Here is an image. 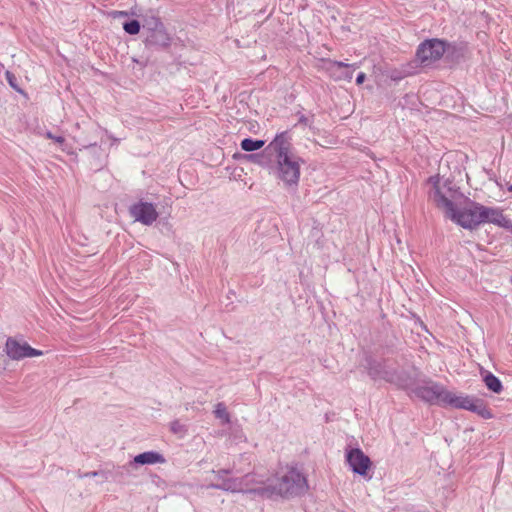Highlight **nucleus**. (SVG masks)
<instances>
[{
	"label": "nucleus",
	"instance_id": "obj_28",
	"mask_svg": "<svg viewBox=\"0 0 512 512\" xmlns=\"http://www.w3.org/2000/svg\"><path fill=\"white\" fill-rule=\"evenodd\" d=\"M111 14L113 17H125L128 15V13L125 11H113Z\"/></svg>",
	"mask_w": 512,
	"mask_h": 512
},
{
	"label": "nucleus",
	"instance_id": "obj_8",
	"mask_svg": "<svg viewBox=\"0 0 512 512\" xmlns=\"http://www.w3.org/2000/svg\"><path fill=\"white\" fill-rule=\"evenodd\" d=\"M5 352L10 359L16 361L43 355L41 350L34 349L27 342H20L13 337L7 338Z\"/></svg>",
	"mask_w": 512,
	"mask_h": 512
},
{
	"label": "nucleus",
	"instance_id": "obj_11",
	"mask_svg": "<svg viewBox=\"0 0 512 512\" xmlns=\"http://www.w3.org/2000/svg\"><path fill=\"white\" fill-rule=\"evenodd\" d=\"M171 36L167 32L165 26L146 34L144 43L147 47H155L165 49L171 44Z\"/></svg>",
	"mask_w": 512,
	"mask_h": 512
},
{
	"label": "nucleus",
	"instance_id": "obj_22",
	"mask_svg": "<svg viewBox=\"0 0 512 512\" xmlns=\"http://www.w3.org/2000/svg\"><path fill=\"white\" fill-rule=\"evenodd\" d=\"M264 154H267V153L263 151L262 154H251L246 157L249 158L250 160H252L254 163L264 166V165L268 164L267 158Z\"/></svg>",
	"mask_w": 512,
	"mask_h": 512
},
{
	"label": "nucleus",
	"instance_id": "obj_29",
	"mask_svg": "<svg viewBox=\"0 0 512 512\" xmlns=\"http://www.w3.org/2000/svg\"><path fill=\"white\" fill-rule=\"evenodd\" d=\"M126 467H127V466H121V467L119 466V467H117V469H116L115 473H116L117 475H122V474H123V470H124V469H126Z\"/></svg>",
	"mask_w": 512,
	"mask_h": 512
},
{
	"label": "nucleus",
	"instance_id": "obj_2",
	"mask_svg": "<svg viewBox=\"0 0 512 512\" xmlns=\"http://www.w3.org/2000/svg\"><path fill=\"white\" fill-rule=\"evenodd\" d=\"M308 490L305 476L297 469H290L278 481L276 486L259 487L247 490L245 494H255L262 498H271L273 495L282 497H295L303 495Z\"/></svg>",
	"mask_w": 512,
	"mask_h": 512
},
{
	"label": "nucleus",
	"instance_id": "obj_23",
	"mask_svg": "<svg viewBox=\"0 0 512 512\" xmlns=\"http://www.w3.org/2000/svg\"><path fill=\"white\" fill-rule=\"evenodd\" d=\"M86 477L89 476H101L102 481H108L110 477L113 476V473L111 471H94V472H88L85 474Z\"/></svg>",
	"mask_w": 512,
	"mask_h": 512
},
{
	"label": "nucleus",
	"instance_id": "obj_17",
	"mask_svg": "<svg viewBox=\"0 0 512 512\" xmlns=\"http://www.w3.org/2000/svg\"><path fill=\"white\" fill-rule=\"evenodd\" d=\"M481 375L483 378V382L485 383L486 387L490 391H492L496 394H499L502 392L503 385H502L501 381L494 374H492L489 371H482Z\"/></svg>",
	"mask_w": 512,
	"mask_h": 512
},
{
	"label": "nucleus",
	"instance_id": "obj_27",
	"mask_svg": "<svg viewBox=\"0 0 512 512\" xmlns=\"http://www.w3.org/2000/svg\"><path fill=\"white\" fill-rule=\"evenodd\" d=\"M365 78H366L365 73L360 72V73L357 75V78H356V83H357V85H361V84L365 81Z\"/></svg>",
	"mask_w": 512,
	"mask_h": 512
},
{
	"label": "nucleus",
	"instance_id": "obj_13",
	"mask_svg": "<svg viewBox=\"0 0 512 512\" xmlns=\"http://www.w3.org/2000/svg\"><path fill=\"white\" fill-rule=\"evenodd\" d=\"M164 462L165 458L162 454L156 451H147L136 455L133 460L129 462L128 466L163 464Z\"/></svg>",
	"mask_w": 512,
	"mask_h": 512
},
{
	"label": "nucleus",
	"instance_id": "obj_21",
	"mask_svg": "<svg viewBox=\"0 0 512 512\" xmlns=\"http://www.w3.org/2000/svg\"><path fill=\"white\" fill-rule=\"evenodd\" d=\"M123 29L130 35H136L140 31V23L137 20H131L123 24Z\"/></svg>",
	"mask_w": 512,
	"mask_h": 512
},
{
	"label": "nucleus",
	"instance_id": "obj_10",
	"mask_svg": "<svg viewBox=\"0 0 512 512\" xmlns=\"http://www.w3.org/2000/svg\"><path fill=\"white\" fill-rule=\"evenodd\" d=\"M130 214L144 225H151L158 218L154 205L148 202H139L130 207Z\"/></svg>",
	"mask_w": 512,
	"mask_h": 512
},
{
	"label": "nucleus",
	"instance_id": "obj_3",
	"mask_svg": "<svg viewBox=\"0 0 512 512\" xmlns=\"http://www.w3.org/2000/svg\"><path fill=\"white\" fill-rule=\"evenodd\" d=\"M433 183V188L429 194L432 201L440 209H443L447 215L454 216L453 211L456 209L453 201L457 198L460 193L452 186V182L446 181L443 185H440L439 179L431 177L429 179Z\"/></svg>",
	"mask_w": 512,
	"mask_h": 512
},
{
	"label": "nucleus",
	"instance_id": "obj_16",
	"mask_svg": "<svg viewBox=\"0 0 512 512\" xmlns=\"http://www.w3.org/2000/svg\"><path fill=\"white\" fill-rule=\"evenodd\" d=\"M229 471L228 470H218L216 472V477L219 479V480H222V483L219 484V485H216L215 487L217 488H221L223 490H226V491H232V492H235V491H241L240 489V483L236 480V479H224L223 476L228 474Z\"/></svg>",
	"mask_w": 512,
	"mask_h": 512
},
{
	"label": "nucleus",
	"instance_id": "obj_25",
	"mask_svg": "<svg viewBox=\"0 0 512 512\" xmlns=\"http://www.w3.org/2000/svg\"><path fill=\"white\" fill-rule=\"evenodd\" d=\"M6 79L7 81L9 82L10 86L13 87L14 89H16L17 91H20L15 83L16 81V77L14 76L13 73L7 71L6 72Z\"/></svg>",
	"mask_w": 512,
	"mask_h": 512
},
{
	"label": "nucleus",
	"instance_id": "obj_24",
	"mask_svg": "<svg viewBox=\"0 0 512 512\" xmlns=\"http://www.w3.org/2000/svg\"><path fill=\"white\" fill-rule=\"evenodd\" d=\"M170 428L171 431L175 434L183 433L186 431L185 426L179 420H174L171 422Z\"/></svg>",
	"mask_w": 512,
	"mask_h": 512
},
{
	"label": "nucleus",
	"instance_id": "obj_9",
	"mask_svg": "<svg viewBox=\"0 0 512 512\" xmlns=\"http://www.w3.org/2000/svg\"><path fill=\"white\" fill-rule=\"evenodd\" d=\"M346 460L352 471L361 476H367L372 462L359 448H352L346 452Z\"/></svg>",
	"mask_w": 512,
	"mask_h": 512
},
{
	"label": "nucleus",
	"instance_id": "obj_30",
	"mask_svg": "<svg viewBox=\"0 0 512 512\" xmlns=\"http://www.w3.org/2000/svg\"><path fill=\"white\" fill-rule=\"evenodd\" d=\"M509 191L512 192V184L509 186Z\"/></svg>",
	"mask_w": 512,
	"mask_h": 512
},
{
	"label": "nucleus",
	"instance_id": "obj_5",
	"mask_svg": "<svg viewBox=\"0 0 512 512\" xmlns=\"http://www.w3.org/2000/svg\"><path fill=\"white\" fill-rule=\"evenodd\" d=\"M447 406L471 411L484 419H490L492 417V413L487 408L485 402L482 399L472 396L456 395L450 392Z\"/></svg>",
	"mask_w": 512,
	"mask_h": 512
},
{
	"label": "nucleus",
	"instance_id": "obj_15",
	"mask_svg": "<svg viewBox=\"0 0 512 512\" xmlns=\"http://www.w3.org/2000/svg\"><path fill=\"white\" fill-rule=\"evenodd\" d=\"M333 67H335L337 70L335 72V78L337 80H346V81H351L352 79V76H353V72L350 71L349 69L351 67H353L354 69L355 68H358V65L356 64H353V65H349V64H346L344 62H341V61H334L332 63Z\"/></svg>",
	"mask_w": 512,
	"mask_h": 512
},
{
	"label": "nucleus",
	"instance_id": "obj_4",
	"mask_svg": "<svg viewBox=\"0 0 512 512\" xmlns=\"http://www.w3.org/2000/svg\"><path fill=\"white\" fill-rule=\"evenodd\" d=\"M413 393L423 401L430 404H440L447 406L450 391L443 385L431 380L424 381L412 389Z\"/></svg>",
	"mask_w": 512,
	"mask_h": 512
},
{
	"label": "nucleus",
	"instance_id": "obj_6",
	"mask_svg": "<svg viewBox=\"0 0 512 512\" xmlns=\"http://www.w3.org/2000/svg\"><path fill=\"white\" fill-rule=\"evenodd\" d=\"M445 42L439 39H429L422 42L416 52L418 60L423 65H430L439 60L445 53Z\"/></svg>",
	"mask_w": 512,
	"mask_h": 512
},
{
	"label": "nucleus",
	"instance_id": "obj_12",
	"mask_svg": "<svg viewBox=\"0 0 512 512\" xmlns=\"http://www.w3.org/2000/svg\"><path fill=\"white\" fill-rule=\"evenodd\" d=\"M480 209L483 223L490 222L504 228H509L511 226V221L503 215L502 210L483 205Z\"/></svg>",
	"mask_w": 512,
	"mask_h": 512
},
{
	"label": "nucleus",
	"instance_id": "obj_26",
	"mask_svg": "<svg viewBox=\"0 0 512 512\" xmlns=\"http://www.w3.org/2000/svg\"><path fill=\"white\" fill-rule=\"evenodd\" d=\"M47 137L53 139L55 142L62 144L65 139L62 136H53L50 132L47 133Z\"/></svg>",
	"mask_w": 512,
	"mask_h": 512
},
{
	"label": "nucleus",
	"instance_id": "obj_7",
	"mask_svg": "<svg viewBox=\"0 0 512 512\" xmlns=\"http://www.w3.org/2000/svg\"><path fill=\"white\" fill-rule=\"evenodd\" d=\"M482 205L476 202H472L468 208L462 211H453L454 216H449L450 219L457 222L464 228L473 229L479 224L483 223L481 216Z\"/></svg>",
	"mask_w": 512,
	"mask_h": 512
},
{
	"label": "nucleus",
	"instance_id": "obj_14",
	"mask_svg": "<svg viewBox=\"0 0 512 512\" xmlns=\"http://www.w3.org/2000/svg\"><path fill=\"white\" fill-rule=\"evenodd\" d=\"M368 374L373 379H384L389 382L394 380L393 374L387 371L382 363L378 362L369 363Z\"/></svg>",
	"mask_w": 512,
	"mask_h": 512
},
{
	"label": "nucleus",
	"instance_id": "obj_18",
	"mask_svg": "<svg viewBox=\"0 0 512 512\" xmlns=\"http://www.w3.org/2000/svg\"><path fill=\"white\" fill-rule=\"evenodd\" d=\"M164 27V24L160 20V18L155 16H146L143 20V29L146 34L158 30L160 28Z\"/></svg>",
	"mask_w": 512,
	"mask_h": 512
},
{
	"label": "nucleus",
	"instance_id": "obj_20",
	"mask_svg": "<svg viewBox=\"0 0 512 512\" xmlns=\"http://www.w3.org/2000/svg\"><path fill=\"white\" fill-rule=\"evenodd\" d=\"M214 414L216 418L221 419L223 423L230 422V415L224 403H218L215 407Z\"/></svg>",
	"mask_w": 512,
	"mask_h": 512
},
{
	"label": "nucleus",
	"instance_id": "obj_19",
	"mask_svg": "<svg viewBox=\"0 0 512 512\" xmlns=\"http://www.w3.org/2000/svg\"><path fill=\"white\" fill-rule=\"evenodd\" d=\"M264 144H265V141H263V140H254L251 138H245L241 141L240 146H241L242 150H244L246 152H252V151L262 148L264 146Z\"/></svg>",
	"mask_w": 512,
	"mask_h": 512
},
{
	"label": "nucleus",
	"instance_id": "obj_1",
	"mask_svg": "<svg viewBox=\"0 0 512 512\" xmlns=\"http://www.w3.org/2000/svg\"><path fill=\"white\" fill-rule=\"evenodd\" d=\"M264 152L270 156L273 171L285 187L296 189L304 160L293 152L292 138L287 131L278 133L267 145Z\"/></svg>",
	"mask_w": 512,
	"mask_h": 512
}]
</instances>
